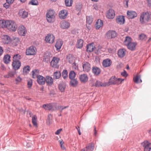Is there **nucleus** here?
Segmentation results:
<instances>
[{
	"mask_svg": "<svg viewBox=\"0 0 151 151\" xmlns=\"http://www.w3.org/2000/svg\"><path fill=\"white\" fill-rule=\"evenodd\" d=\"M93 43L89 44L87 45L86 51L88 52H91L95 50V46Z\"/></svg>",
	"mask_w": 151,
	"mask_h": 151,
	"instance_id": "25",
	"label": "nucleus"
},
{
	"mask_svg": "<svg viewBox=\"0 0 151 151\" xmlns=\"http://www.w3.org/2000/svg\"><path fill=\"white\" fill-rule=\"evenodd\" d=\"M83 41L81 39L78 40L77 41L76 47L78 48H81L83 45Z\"/></svg>",
	"mask_w": 151,
	"mask_h": 151,
	"instance_id": "35",
	"label": "nucleus"
},
{
	"mask_svg": "<svg viewBox=\"0 0 151 151\" xmlns=\"http://www.w3.org/2000/svg\"><path fill=\"white\" fill-rule=\"evenodd\" d=\"M23 71L24 72L28 73L29 71V66L27 65L26 67H24L23 68Z\"/></svg>",
	"mask_w": 151,
	"mask_h": 151,
	"instance_id": "53",
	"label": "nucleus"
},
{
	"mask_svg": "<svg viewBox=\"0 0 151 151\" xmlns=\"http://www.w3.org/2000/svg\"><path fill=\"white\" fill-rule=\"evenodd\" d=\"M124 43L129 50H134L135 49L136 43L134 42H132V39L129 36L126 37Z\"/></svg>",
	"mask_w": 151,
	"mask_h": 151,
	"instance_id": "2",
	"label": "nucleus"
},
{
	"mask_svg": "<svg viewBox=\"0 0 151 151\" xmlns=\"http://www.w3.org/2000/svg\"><path fill=\"white\" fill-rule=\"evenodd\" d=\"M55 37L52 34L49 33L45 37L46 42L50 44H52L54 42Z\"/></svg>",
	"mask_w": 151,
	"mask_h": 151,
	"instance_id": "5",
	"label": "nucleus"
},
{
	"mask_svg": "<svg viewBox=\"0 0 151 151\" xmlns=\"http://www.w3.org/2000/svg\"><path fill=\"white\" fill-rule=\"evenodd\" d=\"M18 32L19 34L21 36H24L27 33L26 28L23 25L19 27Z\"/></svg>",
	"mask_w": 151,
	"mask_h": 151,
	"instance_id": "9",
	"label": "nucleus"
},
{
	"mask_svg": "<svg viewBox=\"0 0 151 151\" xmlns=\"http://www.w3.org/2000/svg\"><path fill=\"white\" fill-rule=\"evenodd\" d=\"M9 20H2L0 21V27L3 28H7L8 24L7 23Z\"/></svg>",
	"mask_w": 151,
	"mask_h": 151,
	"instance_id": "30",
	"label": "nucleus"
},
{
	"mask_svg": "<svg viewBox=\"0 0 151 151\" xmlns=\"http://www.w3.org/2000/svg\"><path fill=\"white\" fill-rule=\"evenodd\" d=\"M70 80H71L70 82V85L73 87H76L78 84V81L77 79L74 78Z\"/></svg>",
	"mask_w": 151,
	"mask_h": 151,
	"instance_id": "40",
	"label": "nucleus"
},
{
	"mask_svg": "<svg viewBox=\"0 0 151 151\" xmlns=\"http://www.w3.org/2000/svg\"><path fill=\"white\" fill-rule=\"evenodd\" d=\"M73 2V0H65V3L66 6H71Z\"/></svg>",
	"mask_w": 151,
	"mask_h": 151,
	"instance_id": "48",
	"label": "nucleus"
},
{
	"mask_svg": "<svg viewBox=\"0 0 151 151\" xmlns=\"http://www.w3.org/2000/svg\"><path fill=\"white\" fill-rule=\"evenodd\" d=\"M70 26V23L66 21H64L61 23V27L63 29H68Z\"/></svg>",
	"mask_w": 151,
	"mask_h": 151,
	"instance_id": "28",
	"label": "nucleus"
},
{
	"mask_svg": "<svg viewBox=\"0 0 151 151\" xmlns=\"http://www.w3.org/2000/svg\"><path fill=\"white\" fill-rule=\"evenodd\" d=\"M93 20V18L92 16H89L86 17V27L89 30L90 29V26Z\"/></svg>",
	"mask_w": 151,
	"mask_h": 151,
	"instance_id": "21",
	"label": "nucleus"
},
{
	"mask_svg": "<svg viewBox=\"0 0 151 151\" xmlns=\"http://www.w3.org/2000/svg\"><path fill=\"white\" fill-rule=\"evenodd\" d=\"M142 144L144 147V151H150L151 149V143L147 141H145Z\"/></svg>",
	"mask_w": 151,
	"mask_h": 151,
	"instance_id": "10",
	"label": "nucleus"
},
{
	"mask_svg": "<svg viewBox=\"0 0 151 151\" xmlns=\"http://www.w3.org/2000/svg\"><path fill=\"white\" fill-rule=\"evenodd\" d=\"M22 78L19 76L17 77L15 79V81L17 82H19L22 81Z\"/></svg>",
	"mask_w": 151,
	"mask_h": 151,
	"instance_id": "57",
	"label": "nucleus"
},
{
	"mask_svg": "<svg viewBox=\"0 0 151 151\" xmlns=\"http://www.w3.org/2000/svg\"><path fill=\"white\" fill-rule=\"evenodd\" d=\"M127 16L129 19H133L136 17L137 16V13L134 11H129L127 12Z\"/></svg>",
	"mask_w": 151,
	"mask_h": 151,
	"instance_id": "19",
	"label": "nucleus"
},
{
	"mask_svg": "<svg viewBox=\"0 0 151 151\" xmlns=\"http://www.w3.org/2000/svg\"><path fill=\"white\" fill-rule=\"evenodd\" d=\"M3 50L2 47L1 46H0V56L2 55L3 52Z\"/></svg>",
	"mask_w": 151,
	"mask_h": 151,
	"instance_id": "62",
	"label": "nucleus"
},
{
	"mask_svg": "<svg viewBox=\"0 0 151 151\" xmlns=\"http://www.w3.org/2000/svg\"><path fill=\"white\" fill-rule=\"evenodd\" d=\"M68 73L67 70H64L62 72V76L64 79H65L68 77Z\"/></svg>",
	"mask_w": 151,
	"mask_h": 151,
	"instance_id": "49",
	"label": "nucleus"
},
{
	"mask_svg": "<svg viewBox=\"0 0 151 151\" xmlns=\"http://www.w3.org/2000/svg\"><path fill=\"white\" fill-rule=\"evenodd\" d=\"M3 40H5V43L8 44L10 41V38L7 35H5L4 36Z\"/></svg>",
	"mask_w": 151,
	"mask_h": 151,
	"instance_id": "45",
	"label": "nucleus"
},
{
	"mask_svg": "<svg viewBox=\"0 0 151 151\" xmlns=\"http://www.w3.org/2000/svg\"><path fill=\"white\" fill-rule=\"evenodd\" d=\"M50 58V57L49 54L48 53H45L44 56L43 61L46 62H47L49 60Z\"/></svg>",
	"mask_w": 151,
	"mask_h": 151,
	"instance_id": "43",
	"label": "nucleus"
},
{
	"mask_svg": "<svg viewBox=\"0 0 151 151\" xmlns=\"http://www.w3.org/2000/svg\"><path fill=\"white\" fill-rule=\"evenodd\" d=\"M21 58V56L19 54L14 55L13 58V61H20L19 60Z\"/></svg>",
	"mask_w": 151,
	"mask_h": 151,
	"instance_id": "46",
	"label": "nucleus"
},
{
	"mask_svg": "<svg viewBox=\"0 0 151 151\" xmlns=\"http://www.w3.org/2000/svg\"><path fill=\"white\" fill-rule=\"evenodd\" d=\"M37 82L40 85H43L45 83V78L40 75H37Z\"/></svg>",
	"mask_w": 151,
	"mask_h": 151,
	"instance_id": "14",
	"label": "nucleus"
},
{
	"mask_svg": "<svg viewBox=\"0 0 151 151\" xmlns=\"http://www.w3.org/2000/svg\"><path fill=\"white\" fill-rule=\"evenodd\" d=\"M116 78L115 76H113L109 79L108 82H106L107 86H109L111 85L116 84Z\"/></svg>",
	"mask_w": 151,
	"mask_h": 151,
	"instance_id": "17",
	"label": "nucleus"
},
{
	"mask_svg": "<svg viewBox=\"0 0 151 151\" xmlns=\"http://www.w3.org/2000/svg\"><path fill=\"white\" fill-rule=\"evenodd\" d=\"M21 63L20 61H13L12 66L13 69L15 70L19 69L21 65Z\"/></svg>",
	"mask_w": 151,
	"mask_h": 151,
	"instance_id": "16",
	"label": "nucleus"
},
{
	"mask_svg": "<svg viewBox=\"0 0 151 151\" xmlns=\"http://www.w3.org/2000/svg\"><path fill=\"white\" fill-rule=\"evenodd\" d=\"M56 15V13L54 10L50 9L48 10L46 14L48 22L50 23L54 22L55 20Z\"/></svg>",
	"mask_w": 151,
	"mask_h": 151,
	"instance_id": "3",
	"label": "nucleus"
},
{
	"mask_svg": "<svg viewBox=\"0 0 151 151\" xmlns=\"http://www.w3.org/2000/svg\"><path fill=\"white\" fill-rule=\"evenodd\" d=\"M76 129L77 130L78 134L79 135H80L81 134V132L80 129L79 128V127H76Z\"/></svg>",
	"mask_w": 151,
	"mask_h": 151,
	"instance_id": "63",
	"label": "nucleus"
},
{
	"mask_svg": "<svg viewBox=\"0 0 151 151\" xmlns=\"http://www.w3.org/2000/svg\"><path fill=\"white\" fill-rule=\"evenodd\" d=\"M68 15V11L65 9L61 10L59 13V17L61 19H65Z\"/></svg>",
	"mask_w": 151,
	"mask_h": 151,
	"instance_id": "11",
	"label": "nucleus"
},
{
	"mask_svg": "<svg viewBox=\"0 0 151 151\" xmlns=\"http://www.w3.org/2000/svg\"><path fill=\"white\" fill-rule=\"evenodd\" d=\"M73 69L75 70H78V65L77 64L75 63H74L73 64Z\"/></svg>",
	"mask_w": 151,
	"mask_h": 151,
	"instance_id": "56",
	"label": "nucleus"
},
{
	"mask_svg": "<svg viewBox=\"0 0 151 151\" xmlns=\"http://www.w3.org/2000/svg\"><path fill=\"white\" fill-rule=\"evenodd\" d=\"M19 14L22 18L24 19L28 16V13L25 10L22 9L20 10Z\"/></svg>",
	"mask_w": 151,
	"mask_h": 151,
	"instance_id": "26",
	"label": "nucleus"
},
{
	"mask_svg": "<svg viewBox=\"0 0 151 151\" xmlns=\"http://www.w3.org/2000/svg\"><path fill=\"white\" fill-rule=\"evenodd\" d=\"M19 40L18 38H16L14 39L13 42H14L16 41V44H17L19 42Z\"/></svg>",
	"mask_w": 151,
	"mask_h": 151,
	"instance_id": "60",
	"label": "nucleus"
},
{
	"mask_svg": "<svg viewBox=\"0 0 151 151\" xmlns=\"http://www.w3.org/2000/svg\"><path fill=\"white\" fill-rule=\"evenodd\" d=\"M103 21L100 19L97 20L95 24V27L96 29H99L103 25Z\"/></svg>",
	"mask_w": 151,
	"mask_h": 151,
	"instance_id": "34",
	"label": "nucleus"
},
{
	"mask_svg": "<svg viewBox=\"0 0 151 151\" xmlns=\"http://www.w3.org/2000/svg\"><path fill=\"white\" fill-rule=\"evenodd\" d=\"M28 87L29 88H30L32 85V82L31 81H29L28 82Z\"/></svg>",
	"mask_w": 151,
	"mask_h": 151,
	"instance_id": "58",
	"label": "nucleus"
},
{
	"mask_svg": "<svg viewBox=\"0 0 151 151\" xmlns=\"http://www.w3.org/2000/svg\"><path fill=\"white\" fill-rule=\"evenodd\" d=\"M151 21V13L150 12H143L141 14L139 22L141 24H144Z\"/></svg>",
	"mask_w": 151,
	"mask_h": 151,
	"instance_id": "1",
	"label": "nucleus"
},
{
	"mask_svg": "<svg viewBox=\"0 0 151 151\" xmlns=\"http://www.w3.org/2000/svg\"><path fill=\"white\" fill-rule=\"evenodd\" d=\"M106 17L107 18L112 19H113L115 16V12L114 10L112 9H110L107 12L106 14Z\"/></svg>",
	"mask_w": 151,
	"mask_h": 151,
	"instance_id": "12",
	"label": "nucleus"
},
{
	"mask_svg": "<svg viewBox=\"0 0 151 151\" xmlns=\"http://www.w3.org/2000/svg\"><path fill=\"white\" fill-rule=\"evenodd\" d=\"M141 76L140 75L137 76L135 77H134L133 78V81L135 83H141L142 81L140 79Z\"/></svg>",
	"mask_w": 151,
	"mask_h": 151,
	"instance_id": "41",
	"label": "nucleus"
},
{
	"mask_svg": "<svg viewBox=\"0 0 151 151\" xmlns=\"http://www.w3.org/2000/svg\"><path fill=\"white\" fill-rule=\"evenodd\" d=\"M66 58L70 63H72L74 60L75 58L72 55L70 54L68 55Z\"/></svg>",
	"mask_w": 151,
	"mask_h": 151,
	"instance_id": "37",
	"label": "nucleus"
},
{
	"mask_svg": "<svg viewBox=\"0 0 151 151\" xmlns=\"http://www.w3.org/2000/svg\"><path fill=\"white\" fill-rule=\"evenodd\" d=\"M4 62L6 64L8 63L10 61V56L8 54L5 55L3 58Z\"/></svg>",
	"mask_w": 151,
	"mask_h": 151,
	"instance_id": "38",
	"label": "nucleus"
},
{
	"mask_svg": "<svg viewBox=\"0 0 151 151\" xmlns=\"http://www.w3.org/2000/svg\"><path fill=\"white\" fill-rule=\"evenodd\" d=\"M79 79L81 83H85L87 81L88 78L86 74H83L80 76Z\"/></svg>",
	"mask_w": 151,
	"mask_h": 151,
	"instance_id": "22",
	"label": "nucleus"
},
{
	"mask_svg": "<svg viewBox=\"0 0 151 151\" xmlns=\"http://www.w3.org/2000/svg\"><path fill=\"white\" fill-rule=\"evenodd\" d=\"M147 38L146 35L143 33L141 34L139 36V39L142 40H145Z\"/></svg>",
	"mask_w": 151,
	"mask_h": 151,
	"instance_id": "50",
	"label": "nucleus"
},
{
	"mask_svg": "<svg viewBox=\"0 0 151 151\" xmlns=\"http://www.w3.org/2000/svg\"><path fill=\"white\" fill-rule=\"evenodd\" d=\"M62 130V129H60L57 130L55 132V134H59Z\"/></svg>",
	"mask_w": 151,
	"mask_h": 151,
	"instance_id": "64",
	"label": "nucleus"
},
{
	"mask_svg": "<svg viewBox=\"0 0 151 151\" xmlns=\"http://www.w3.org/2000/svg\"><path fill=\"white\" fill-rule=\"evenodd\" d=\"M66 84L63 82H61L59 84V89L62 92H64Z\"/></svg>",
	"mask_w": 151,
	"mask_h": 151,
	"instance_id": "29",
	"label": "nucleus"
},
{
	"mask_svg": "<svg viewBox=\"0 0 151 151\" xmlns=\"http://www.w3.org/2000/svg\"><path fill=\"white\" fill-rule=\"evenodd\" d=\"M112 63V61L109 59L107 58L103 60L102 64L104 67L110 66Z\"/></svg>",
	"mask_w": 151,
	"mask_h": 151,
	"instance_id": "20",
	"label": "nucleus"
},
{
	"mask_svg": "<svg viewBox=\"0 0 151 151\" xmlns=\"http://www.w3.org/2000/svg\"><path fill=\"white\" fill-rule=\"evenodd\" d=\"M118 55L121 58L123 57L125 55V50L124 49H120L118 51Z\"/></svg>",
	"mask_w": 151,
	"mask_h": 151,
	"instance_id": "36",
	"label": "nucleus"
},
{
	"mask_svg": "<svg viewBox=\"0 0 151 151\" xmlns=\"http://www.w3.org/2000/svg\"><path fill=\"white\" fill-rule=\"evenodd\" d=\"M102 49V47L101 46L99 45L96 47H95L94 51H95L96 53L97 54H99L101 53V51H103Z\"/></svg>",
	"mask_w": 151,
	"mask_h": 151,
	"instance_id": "42",
	"label": "nucleus"
},
{
	"mask_svg": "<svg viewBox=\"0 0 151 151\" xmlns=\"http://www.w3.org/2000/svg\"><path fill=\"white\" fill-rule=\"evenodd\" d=\"M95 86L96 87H105L107 86L106 82L102 83L97 81L95 83Z\"/></svg>",
	"mask_w": 151,
	"mask_h": 151,
	"instance_id": "33",
	"label": "nucleus"
},
{
	"mask_svg": "<svg viewBox=\"0 0 151 151\" xmlns=\"http://www.w3.org/2000/svg\"><path fill=\"white\" fill-rule=\"evenodd\" d=\"M16 73L15 71H11L8 72L7 75H4V77L6 78H12L14 76Z\"/></svg>",
	"mask_w": 151,
	"mask_h": 151,
	"instance_id": "31",
	"label": "nucleus"
},
{
	"mask_svg": "<svg viewBox=\"0 0 151 151\" xmlns=\"http://www.w3.org/2000/svg\"><path fill=\"white\" fill-rule=\"evenodd\" d=\"M37 71H38L37 70H32V77L34 78H35L36 77L37 78V74H36V73L37 72Z\"/></svg>",
	"mask_w": 151,
	"mask_h": 151,
	"instance_id": "52",
	"label": "nucleus"
},
{
	"mask_svg": "<svg viewBox=\"0 0 151 151\" xmlns=\"http://www.w3.org/2000/svg\"><path fill=\"white\" fill-rule=\"evenodd\" d=\"M121 75L123 76L126 77L127 76L126 71L124 70V72L121 73Z\"/></svg>",
	"mask_w": 151,
	"mask_h": 151,
	"instance_id": "59",
	"label": "nucleus"
},
{
	"mask_svg": "<svg viewBox=\"0 0 151 151\" xmlns=\"http://www.w3.org/2000/svg\"><path fill=\"white\" fill-rule=\"evenodd\" d=\"M59 60L60 59L59 58L53 57L52 60L50 63L51 66L54 68H58L59 65H58V64Z\"/></svg>",
	"mask_w": 151,
	"mask_h": 151,
	"instance_id": "7",
	"label": "nucleus"
},
{
	"mask_svg": "<svg viewBox=\"0 0 151 151\" xmlns=\"http://www.w3.org/2000/svg\"><path fill=\"white\" fill-rule=\"evenodd\" d=\"M63 43V41L61 39L59 38L57 39L55 45L57 50H60L61 48Z\"/></svg>",
	"mask_w": 151,
	"mask_h": 151,
	"instance_id": "18",
	"label": "nucleus"
},
{
	"mask_svg": "<svg viewBox=\"0 0 151 151\" xmlns=\"http://www.w3.org/2000/svg\"><path fill=\"white\" fill-rule=\"evenodd\" d=\"M116 82H117L116 84L118 85L121 83L124 80V79H122L121 78H116Z\"/></svg>",
	"mask_w": 151,
	"mask_h": 151,
	"instance_id": "54",
	"label": "nucleus"
},
{
	"mask_svg": "<svg viewBox=\"0 0 151 151\" xmlns=\"http://www.w3.org/2000/svg\"><path fill=\"white\" fill-rule=\"evenodd\" d=\"M92 71L94 75L96 76L99 75L101 73L100 68L96 66L93 67Z\"/></svg>",
	"mask_w": 151,
	"mask_h": 151,
	"instance_id": "23",
	"label": "nucleus"
},
{
	"mask_svg": "<svg viewBox=\"0 0 151 151\" xmlns=\"http://www.w3.org/2000/svg\"><path fill=\"white\" fill-rule=\"evenodd\" d=\"M42 107L46 110H48L52 111L55 110V109L53 108V107L51 104H43Z\"/></svg>",
	"mask_w": 151,
	"mask_h": 151,
	"instance_id": "24",
	"label": "nucleus"
},
{
	"mask_svg": "<svg viewBox=\"0 0 151 151\" xmlns=\"http://www.w3.org/2000/svg\"><path fill=\"white\" fill-rule=\"evenodd\" d=\"M36 51L35 47L32 46L26 49V54L27 55H34L36 54Z\"/></svg>",
	"mask_w": 151,
	"mask_h": 151,
	"instance_id": "6",
	"label": "nucleus"
},
{
	"mask_svg": "<svg viewBox=\"0 0 151 151\" xmlns=\"http://www.w3.org/2000/svg\"><path fill=\"white\" fill-rule=\"evenodd\" d=\"M45 82L49 85H51L53 84V79L50 76H47L45 78Z\"/></svg>",
	"mask_w": 151,
	"mask_h": 151,
	"instance_id": "32",
	"label": "nucleus"
},
{
	"mask_svg": "<svg viewBox=\"0 0 151 151\" xmlns=\"http://www.w3.org/2000/svg\"><path fill=\"white\" fill-rule=\"evenodd\" d=\"M116 21L119 24H123L125 22L124 17L121 15L117 17L116 19Z\"/></svg>",
	"mask_w": 151,
	"mask_h": 151,
	"instance_id": "15",
	"label": "nucleus"
},
{
	"mask_svg": "<svg viewBox=\"0 0 151 151\" xmlns=\"http://www.w3.org/2000/svg\"><path fill=\"white\" fill-rule=\"evenodd\" d=\"M94 148V145L93 143H89L86 147L85 151H93Z\"/></svg>",
	"mask_w": 151,
	"mask_h": 151,
	"instance_id": "27",
	"label": "nucleus"
},
{
	"mask_svg": "<svg viewBox=\"0 0 151 151\" xmlns=\"http://www.w3.org/2000/svg\"><path fill=\"white\" fill-rule=\"evenodd\" d=\"M76 76V73L74 71H71L69 74V78L70 79L75 78Z\"/></svg>",
	"mask_w": 151,
	"mask_h": 151,
	"instance_id": "44",
	"label": "nucleus"
},
{
	"mask_svg": "<svg viewBox=\"0 0 151 151\" xmlns=\"http://www.w3.org/2000/svg\"><path fill=\"white\" fill-rule=\"evenodd\" d=\"M33 5H37L38 4V2L37 0H31L29 3Z\"/></svg>",
	"mask_w": 151,
	"mask_h": 151,
	"instance_id": "51",
	"label": "nucleus"
},
{
	"mask_svg": "<svg viewBox=\"0 0 151 151\" xmlns=\"http://www.w3.org/2000/svg\"><path fill=\"white\" fill-rule=\"evenodd\" d=\"M11 4V3H8V2H6V3L4 4L3 6L4 7H5L7 9L9 8Z\"/></svg>",
	"mask_w": 151,
	"mask_h": 151,
	"instance_id": "55",
	"label": "nucleus"
},
{
	"mask_svg": "<svg viewBox=\"0 0 151 151\" xmlns=\"http://www.w3.org/2000/svg\"><path fill=\"white\" fill-rule=\"evenodd\" d=\"M91 65L87 62H84L82 63L83 71L85 72H88L91 70Z\"/></svg>",
	"mask_w": 151,
	"mask_h": 151,
	"instance_id": "8",
	"label": "nucleus"
},
{
	"mask_svg": "<svg viewBox=\"0 0 151 151\" xmlns=\"http://www.w3.org/2000/svg\"><path fill=\"white\" fill-rule=\"evenodd\" d=\"M62 108V106H58L55 107V109L57 110H60Z\"/></svg>",
	"mask_w": 151,
	"mask_h": 151,
	"instance_id": "61",
	"label": "nucleus"
},
{
	"mask_svg": "<svg viewBox=\"0 0 151 151\" xmlns=\"http://www.w3.org/2000/svg\"><path fill=\"white\" fill-rule=\"evenodd\" d=\"M61 76L60 72L59 71H57L55 72L53 75V77L54 79H59Z\"/></svg>",
	"mask_w": 151,
	"mask_h": 151,
	"instance_id": "39",
	"label": "nucleus"
},
{
	"mask_svg": "<svg viewBox=\"0 0 151 151\" xmlns=\"http://www.w3.org/2000/svg\"><path fill=\"white\" fill-rule=\"evenodd\" d=\"M8 25L7 28L10 31L15 32L17 28V24L13 21L9 20L7 23Z\"/></svg>",
	"mask_w": 151,
	"mask_h": 151,
	"instance_id": "4",
	"label": "nucleus"
},
{
	"mask_svg": "<svg viewBox=\"0 0 151 151\" xmlns=\"http://www.w3.org/2000/svg\"><path fill=\"white\" fill-rule=\"evenodd\" d=\"M37 117L36 115H34L32 118V122L33 125L36 127H37Z\"/></svg>",
	"mask_w": 151,
	"mask_h": 151,
	"instance_id": "47",
	"label": "nucleus"
},
{
	"mask_svg": "<svg viewBox=\"0 0 151 151\" xmlns=\"http://www.w3.org/2000/svg\"><path fill=\"white\" fill-rule=\"evenodd\" d=\"M117 36V33L116 31L113 30H109L106 33V36L108 39L115 38Z\"/></svg>",
	"mask_w": 151,
	"mask_h": 151,
	"instance_id": "13",
	"label": "nucleus"
}]
</instances>
